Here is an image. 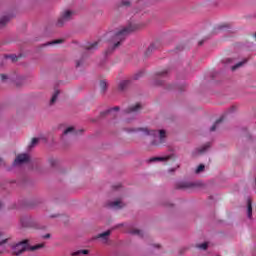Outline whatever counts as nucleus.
<instances>
[{
    "instance_id": "nucleus-27",
    "label": "nucleus",
    "mask_w": 256,
    "mask_h": 256,
    "mask_svg": "<svg viewBox=\"0 0 256 256\" xmlns=\"http://www.w3.org/2000/svg\"><path fill=\"white\" fill-rule=\"evenodd\" d=\"M111 111H119V107H114V108L110 109L109 113H111Z\"/></svg>"
},
{
    "instance_id": "nucleus-12",
    "label": "nucleus",
    "mask_w": 256,
    "mask_h": 256,
    "mask_svg": "<svg viewBox=\"0 0 256 256\" xmlns=\"http://www.w3.org/2000/svg\"><path fill=\"white\" fill-rule=\"evenodd\" d=\"M87 253H89V251H87V250H78V251H76V252H73L71 255H72V256L87 255Z\"/></svg>"
},
{
    "instance_id": "nucleus-26",
    "label": "nucleus",
    "mask_w": 256,
    "mask_h": 256,
    "mask_svg": "<svg viewBox=\"0 0 256 256\" xmlns=\"http://www.w3.org/2000/svg\"><path fill=\"white\" fill-rule=\"evenodd\" d=\"M56 43H61V40H56L54 42H50L49 45H55Z\"/></svg>"
},
{
    "instance_id": "nucleus-24",
    "label": "nucleus",
    "mask_w": 256,
    "mask_h": 256,
    "mask_svg": "<svg viewBox=\"0 0 256 256\" xmlns=\"http://www.w3.org/2000/svg\"><path fill=\"white\" fill-rule=\"evenodd\" d=\"M6 59H11L12 61H15V59H17L16 55H8L6 56Z\"/></svg>"
},
{
    "instance_id": "nucleus-25",
    "label": "nucleus",
    "mask_w": 256,
    "mask_h": 256,
    "mask_svg": "<svg viewBox=\"0 0 256 256\" xmlns=\"http://www.w3.org/2000/svg\"><path fill=\"white\" fill-rule=\"evenodd\" d=\"M192 186H193V184H191V183H186V184L182 185V187H184V188L192 187Z\"/></svg>"
},
{
    "instance_id": "nucleus-11",
    "label": "nucleus",
    "mask_w": 256,
    "mask_h": 256,
    "mask_svg": "<svg viewBox=\"0 0 256 256\" xmlns=\"http://www.w3.org/2000/svg\"><path fill=\"white\" fill-rule=\"evenodd\" d=\"M69 133L72 134V135H75V133H77V132L75 131V128H74V127H68V128L64 131V135H69Z\"/></svg>"
},
{
    "instance_id": "nucleus-10",
    "label": "nucleus",
    "mask_w": 256,
    "mask_h": 256,
    "mask_svg": "<svg viewBox=\"0 0 256 256\" xmlns=\"http://www.w3.org/2000/svg\"><path fill=\"white\" fill-rule=\"evenodd\" d=\"M129 80H122L120 83H119V89L123 90L125 89V87H127L129 85Z\"/></svg>"
},
{
    "instance_id": "nucleus-31",
    "label": "nucleus",
    "mask_w": 256,
    "mask_h": 256,
    "mask_svg": "<svg viewBox=\"0 0 256 256\" xmlns=\"http://www.w3.org/2000/svg\"><path fill=\"white\" fill-rule=\"evenodd\" d=\"M1 163H3V160L0 158V165H1Z\"/></svg>"
},
{
    "instance_id": "nucleus-9",
    "label": "nucleus",
    "mask_w": 256,
    "mask_h": 256,
    "mask_svg": "<svg viewBox=\"0 0 256 256\" xmlns=\"http://www.w3.org/2000/svg\"><path fill=\"white\" fill-rule=\"evenodd\" d=\"M111 235V231H106L104 233L99 234L98 239H103L104 241H107V237Z\"/></svg>"
},
{
    "instance_id": "nucleus-5",
    "label": "nucleus",
    "mask_w": 256,
    "mask_h": 256,
    "mask_svg": "<svg viewBox=\"0 0 256 256\" xmlns=\"http://www.w3.org/2000/svg\"><path fill=\"white\" fill-rule=\"evenodd\" d=\"M72 15H73V12H71L70 10L64 11L61 19L58 20L59 25H63V21H69Z\"/></svg>"
},
{
    "instance_id": "nucleus-19",
    "label": "nucleus",
    "mask_w": 256,
    "mask_h": 256,
    "mask_svg": "<svg viewBox=\"0 0 256 256\" xmlns=\"http://www.w3.org/2000/svg\"><path fill=\"white\" fill-rule=\"evenodd\" d=\"M205 170V165L200 164L197 169H196V173H201L202 171Z\"/></svg>"
},
{
    "instance_id": "nucleus-8",
    "label": "nucleus",
    "mask_w": 256,
    "mask_h": 256,
    "mask_svg": "<svg viewBox=\"0 0 256 256\" xmlns=\"http://www.w3.org/2000/svg\"><path fill=\"white\" fill-rule=\"evenodd\" d=\"M247 211H248V218L251 219L253 215V207L251 206V200H248Z\"/></svg>"
},
{
    "instance_id": "nucleus-18",
    "label": "nucleus",
    "mask_w": 256,
    "mask_h": 256,
    "mask_svg": "<svg viewBox=\"0 0 256 256\" xmlns=\"http://www.w3.org/2000/svg\"><path fill=\"white\" fill-rule=\"evenodd\" d=\"M100 88L102 89V91H105V89H107V82L105 80H102L100 82Z\"/></svg>"
},
{
    "instance_id": "nucleus-15",
    "label": "nucleus",
    "mask_w": 256,
    "mask_h": 256,
    "mask_svg": "<svg viewBox=\"0 0 256 256\" xmlns=\"http://www.w3.org/2000/svg\"><path fill=\"white\" fill-rule=\"evenodd\" d=\"M59 97V91H56L54 94H53V96H52V98H51V100H50V103H51V105H53V103H55V101H57V98Z\"/></svg>"
},
{
    "instance_id": "nucleus-33",
    "label": "nucleus",
    "mask_w": 256,
    "mask_h": 256,
    "mask_svg": "<svg viewBox=\"0 0 256 256\" xmlns=\"http://www.w3.org/2000/svg\"><path fill=\"white\" fill-rule=\"evenodd\" d=\"M45 237H46V238H49V234H47Z\"/></svg>"
},
{
    "instance_id": "nucleus-29",
    "label": "nucleus",
    "mask_w": 256,
    "mask_h": 256,
    "mask_svg": "<svg viewBox=\"0 0 256 256\" xmlns=\"http://www.w3.org/2000/svg\"><path fill=\"white\" fill-rule=\"evenodd\" d=\"M7 79V75H2V81H5Z\"/></svg>"
},
{
    "instance_id": "nucleus-6",
    "label": "nucleus",
    "mask_w": 256,
    "mask_h": 256,
    "mask_svg": "<svg viewBox=\"0 0 256 256\" xmlns=\"http://www.w3.org/2000/svg\"><path fill=\"white\" fill-rule=\"evenodd\" d=\"M109 207H111V209H121V207H123V203L121 202V200H116L114 202H111L109 204Z\"/></svg>"
},
{
    "instance_id": "nucleus-7",
    "label": "nucleus",
    "mask_w": 256,
    "mask_h": 256,
    "mask_svg": "<svg viewBox=\"0 0 256 256\" xmlns=\"http://www.w3.org/2000/svg\"><path fill=\"white\" fill-rule=\"evenodd\" d=\"M141 109V104H136L134 107L129 108L126 113H137Z\"/></svg>"
},
{
    "instance_id": "nucleus-20",
    "label": "nucleus",
    "mask_w": 256,
    "mask_h": 256,
    "mask_svg": "<svg viewBox=\"0 0 256 256\" xmlns=\"http://www.w3.org/2000/svg\"><path fill=\"white\" fill-rule=\"evenodd\" d=\"M207 246H208L207 242H204V243L198 245L197 247H198V249H203V250H205V249H207Z\"/></svg>"
},
{
    "instance_id": "nucleus-30",
    "label": "nucleus",
    "mask_w": 256,
    "mask_h": 256,
    "mask_svg": "<svg viewBox=\"0 0 256 256\" xmlns=\"http://www.w3.org/2000/svg\"><path fill=\"white\" fill-rule=\"evenodd\" d=\"M124 5H129V2H124Z\"/></svg>"
},
{
    "instance_id": "nucleus-21",
    "label": "nucleus",
    "mask_w": 256,
    "mask_h": 256,
    "mask_svg": "<svg viewBox=\"0 0 256 256\" xmlns=\"http://www.w3.org/2000/svg\"><path fill=\"white\" fill-rule=\"evenodd\" d=\"M88 51H91V49H97V42L91 44L90 46L87 47Z\"/></svg>"
},
{
    "instance_id": "nucleus-14",
    "label": "nucleus",
    "mask_w": 256,
    "mask_h": 256,
    "mask_svg": "<svg viewBox=\"0 0 256 256\" xmlns=\"http://www.w3.org/2000/svg\"><path fill=\"white\" fill-rule=\"evenodd\" d=\"M39 141H41L40 138H33L31 144L29 145V149H32V147H35V145H37Z\"/></svg>"
},
{
    "instance_id": "nucleus-32",
    "label": "nucleus",
    "mask_w": 256,
    "mask_h": 256,
    "mask_svg": "<svg viewBox=\"0 0 256 256\" xmlns=\"http://www.w3.org/2000/svg\"><path fill=\"white\" fill-rule=\"evenodd\" d=\"M81 64L80 63H77V67H79Z\"/></svg>"
},
{
    "instance_id": "nucleus-28",
    "label": "nucleus",
    "mask_w": 256,
    "mask_h": 256,
    "mask_svg": "<svg viewBox=\"0 0 256 256\" xmlns=\"http://www.w3.org/2000/svg\"><path fill=\"white\" fill-rule=\"evenodd\" d=\"M159 75L163 76V75H167V71H162L159 73Z\"/></svg>"
},
{
    "instance_id": "nucleus-2",
    "label": "nucleus",
    "mask_w": 256,
    "mask_h": 256,
    "mask_svg": "<svg viewBox=\"0 0 256 256\" xmlns=\"http://www.w3.org/2000/svg\"><path fill=\"white\" fill-rule=\"evenodd\" d=\"M139 131H142L144 135H152L154 137L155 141L153 142V145H161V143L165 142L166 133L165 130H152L149 131L147 128H140Z\"/></svg>"
},
{
    "instance_id": "nucleus-22",
    "label": "nucleus",
    "mask_w": 256,
    "mask_h": 256,
    "mask_svg": "<svg viewBox=\"0 0 256 256\" xmlns=\"http://www.w3.org/2000/svg\"><path fill=\"white\" fill-rule=\"evenodd\" d=\"M219 123H221V120L216 121V123L210 128V131H215V129H217V125H219Z\"/></svg>"
},
{
    "instance_id": "nucleus-16",
    "label": "nucleus",
    "mask_w": 256,
    "mask_h": 256,
    "mask_svg": "<svg viewBox=\"0 0 256 256\" xmlns=\"http://www.w3.org/2000/svg\"><path fill=\"white\" fill-rule=\"evenodd\" d=\"M245 62H246V60L243 61V62H239L236 65L232 66V71H235L236 69H239V67H243V65H245Z\"/></svg>"
},
{
    "instance_id": "nucleus-13",
    "label": "nucleus",
    "mask_w": 256,
    "mask_h": 256,
    "mask_svg": "<svg viewBox=\"0 0 256 256\" xmlns=\"http://www.w3.org/2000/svg\"><path fill=\"white\" fill-rule=\"evenodd\" d=\"M167 159H169V156H166V157H154V158H151L150 161L153 162V161H167Z\"/></svg>"
},
{
    "instance_id": "nucleus-34",
    "label": "nucleus",
    "mask_w": 256,
    "mask_h": 256,
    "mask_svg": "<svg viewBox=\"0 0 256 256\" xmlns=\"http://www.w3.org/2000/svg\"><path fill=\"white\" fill-rule=\"evenodd\" d=\"M1 205H2V204H1V202H0V207H1Z\"/></svg>"
},
{
    "instance_id": "nucleus-23",
    "label": "nucleus",
    "mask_w": 256,
    "mask_h": 256,
    "mask_svg": "<svg viewBox=\"0 0 256 256\" xmlns=\"http://www.w3.org/2000/svg\"><path fill=\"white\" fill-rule=\"evenodd\" d=\"M132 235H141V230H132L130 231Z\"/></svg>"
},
{
    "instance_id": "nucleus-4",
    "label": "nucleus",
    "mask_w": 256,
    "mask_h": 256,
    "mask_svg": "<svg viewBox=\"0 0 256 256\" xmlns=\"http://www.w3.org/2000/svg\"><path fill=\"white\" fill-rule=\"evenodd\" d=\"M30 157L29 154H19L16 159L14 160L13 165H23V163H29Z\"/></svg>"
},
{
    "instance_id": "nucleus-17",
    "label": "nucleus",
    "mask_w": 256,
    "mask_h": 256,
    "mask_svg": "<svg viewBox=\"0 0 256 256\" xmlns=\"http://www.w3.org/2000/svg\"><path fill=\"white\" fill-rule=\"evenodd\" d=\"M6 23H9V17L4 16L0 19V25H5Z\"/></svg>"
},
{
    "instance_id": "nucleus-3",
    "label": "nucleus",
    "mask_w": 256,
    "mask_h": 256,
    "mask_svg": "<svg viewBox=\"0 0 256 256\" xmlns=\"http://www.w3.org/2000/svg\"><path fill=\"white\" fill-rule=\"evenodd\" d=\"M131 31H135V27L124 28L115 34L114 41L116 43L114 44V49L119 47L121 41H124L125 37H127L128 33H131Z\"/></svg>"
},
{
    "instance_id": "nucleus-1",
    "label": "nucleus",
    "mask_w": 256,
    "mask_h": 256,
    "mask_svg": "<svg viewBox=\"0 0 256 256\" xmlns=\"http://www.w3.org/2000/svg\"><path fill=\"white\" fill-rule=\"evenodd\" d=\"M43 244H37L35 246H30L28 240H24L15 246H12V251L14 255H21L23 251H37V249H41Z\"/></svg>"
}]
</instances>
